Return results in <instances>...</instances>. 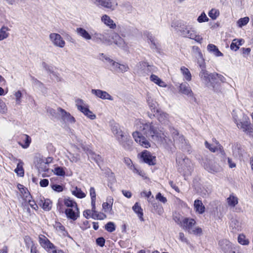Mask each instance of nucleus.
<instances>
[{
	"instance_id": "f257e3e1",
	"label": "nucleus",
	"mask_w": 253,
	"mask_h": 253,
	"mask_svg": "<svg viewBox=\"0 0 253 253\" xmlns=\"http://www.w3.org/2000/svg\"><path fill=\"white\" fill-rule=\"evenodd\" d=\"M135 127L136 130L133 132L132 136L136 142L143 148H150L152 140H158L162 137L159 135L157 127L152 122L137 120Z\"/></svg>"
},
{
	"instance_id": "f03ea898",
	"label": "nucleus",
	"mask_w": 253,
	"mask_h": 253,
	"mask_svg": "<svg viewBox=\"0 0 253 253\" xmlns=\"http://www.w3.org/2000/svg\"><path fill=\"white\" fill-rule=\"evenodd\" d=\"M57 207L61 211L65 210V213L69 219L74 221L79 217L80 211L77 204L70 198L59 199Z\"/></svg>"
},
{
	"instance_id": "7ed1b4c3",
	"label": "nucleus",
	"mask_w": 253,
	"mask_h": 253,
	"mask_svg": "<svg viewBox=\"0 0 253 253\" xmlns=\"http://www.w3.org/2000/svg\"><path fill=\"white\" fill-rule=\"evenodd\" d=\"M212 75H213V73H209L206 69L201 70L199 73L200 80L204 84L207 86L211 85L214 92H219L220 90L219 88V85L213 82Z\"/></svg>"
},
{
	"instance_id": "20e7f679",
	"label": "nucleus",
	"mask_w": 253,
	"mask_h": 253,
	"mask_svg": "<svg viewBox=\"0 0 253 253\" xmlns=\"http://www.w3.org/2000/svg\"><path fill=\"white\" fill-rule=\"evenodd\" d=\"M180 34L183 37L189 38L195 40L197 42L201 43L203 41V38L197 34V32L192 28L187 26H183L179 30Z\"/></svg>"
},
{
	"instance_id": "39448f33",
	"label": "nucleus",
	"mask_w": 253,
	"mask_h": 253,
	"mask_svg": "<svg viewBox=\"0 0 253 253\" xmlns=\"http://www.w3.org/2000/svg\"><path fill=\"white\" fill-rule=\"evenodd\" d=\"M112 132L120 144L126 147V143L129 141L127 135L125 134L119 124H115L112 126Z\"/></svg>"
},
{
	"instance_id": "423d86ee",
	"label": "nucleus",
	"mask_w": 253,
	"mask_h": 253,
	"mask_svg": "<svg viewBox=\"0 0 253 253\" xmlns=\"http://www.w3.org/2000/svg\"><path fill=\"white\" fill-rule=\"evenodd\" d=\"M76 105L78 109L82 112L88 118L92 120L96 119V115L89 109L87 105L82 99H77L76 101Z\"/></svg>"
},
{
	"instance_id": "0eeeda50",
	"label": "nucleus",
	"mask_w": 253,
	"mask_h": 253,
	"mask_svg": "<svg viewBox=\"0 0 253 253\" xmlns=\"http://www.w3.org/2000/svg\"><path fill=\"white\" fill-rule=\"evenodd\" d=\"M152 66L145 61H141L138 63L134 69V73L139 76H145L148 75Z\"/></svg>"
},
{
	"instance_id": "6e6552de",
	"label": "nucleus",
	"mask_w": 253,
	"mask_h": 253,
	"mask_svg": "<svg viewBox=\"0 0 253 253\" xmlns=\"http://www.w3.org/2000/svg\"><path fill=\"white\" fill-rule=\"evenodd\" d=\"M49 39L51 43L56 47L63 48L66 42L61 36L57 33H52L49 34Z\"/></svg>"
},
{
	"instance_id": "1a4fd4ad",
	"label": "nucleus",
	"mask_w": 253,
	"mask_h": 253,
	"mask_svg": "<svg viewBox=\"0 0 253 253\" xmlns=\"http://www.w3.org/2000/svg\"><path fill=\"white\" fill-rule=\"evenodd\" d=\"M203 166L207 171L211 173H216L219 172L221 169L218 164L208 159L204 160Z\"/></svg>"
},
{
	"instance_id": "9d476101",
	"label": "nucleus",
	"mask_w": 253,
	"mask_h": 253,
	"mask_svg": "<svg viewBox=\"0 0 253 253\" xmlns=\"http://www.w3.org/2000/svg\"><path fill=\"white\" fill-rule=\"evenodd\" d=\"M93 3L98 6H102L107 9L114 10L118 4L114 0H93Z\"/></svg>"
},
{
	"instance_id": "9b49d317",
	"label": "nucleus",
	"mask_w": 253,
	"mask_h": 253,
	"mask_svg": "<svg viewBox=\"0 0 253 253\" xmlns=\"http://www.w3.org/2000/svg\"><path fill=\"white\" fill-rule=\"evenodd\" d=\"M220 249L225 253H236L233 245L226 239L221 240L218 243Z\"/></svg>"
},
{
	"instance_id": "f8f14e48",
	"label": "nucleus",
	"mask_w": 253,
	"mask_h": 253,
	"mask_svg": "<svg viewBox=\"0 0 253 253\" xmlns=\"http://www.w3.org/2000/svg\"><path fill=\"white\" fill-rule=\"evenodd\" d=\"M141 158L143 162L149 165H154L156 164V157L153 156L151 153L147 150H144L141 153Z\"/></svg>"
},
{
	"instance_id": "ddd939ff",
	"label": "nucleus",
	"mask_w": 253,
	"mask_h": 253,
	"mask_svg": "<svg viewBox=\"0 0 253 253\" xmlns=\"http://www.w3.org/2000/svg\"><path fill=\"white\" fill-rule=\"evenodd\" d=\"M110 66L111 67V70L117 73H125L128 71L129 67L127 64H121L117 62L112 61Z\"/></svg>"
},
{
	"instance_id": "4468645a",
	"label": "nucleus",
	"mask_w": 253,
	"mask_h": 253,
	"mask_svg": "<svg viewBox=\"0 0 253 253\" xmlns=\"http://www.w3.org/2000/svg\"><path fill=\"white\" fill-rule=\"evenodd\" d=\"M20 196L25 203H28L32 208L36 210L38 208L35 202L32 200V196L29 191H21Z\"/></svg>"
},
{
	"instance_id": "2eb2a0df",
	"label": "nucleus",
	"mask_w": 253,
	"mask_h": 253,
	"mask_svg": "<svg viewBox=\"0 0 253 253\" xmlns=\"http://www.w3.org/2000/svg\"><path fill=\"white\" fill-rule=\"evenodd\" d=\"M39 241L41 246L46 250L49 251L55 249L54 245L43 235L39 236Z\"/></svg>"
},
{
	"instance_id": "dca6fc26",
	"label": "nucleus",
	"mask_w": 253,
	"mask_h": 253,
	"mask_svg": "<svg viewBox=\"0 0 253 253\" xmlns=\"http://www.w3.org/2000/svg\"><path fill=\"white\" fill-rule=\"evenodd\" d=\"M196 224V221L194 219L184 218L180 222V226L188 232L192 229V227Z\"/></svg>"
},
{
	"instance_id": "f3484780",
	"label": "nucleus",
	"mask_w": 253,
	"mask_h": 253,
	"mask_svg": "<svg viewBox=\"0 0 253 253\" xmlns=\"http://www.w3.org/2000/svg\"><path fill=\"white\" fill-rule=\"evenodd\" d=\"M91 92L92 94L102 99H107L109 100H113L112 96L105 91H103L100 89H92Z\"/></svg>"
},
{
	"instance_id": "a211bd4d",
	"label": "nucleus",
	"mask_w": 253,
	"mask_h": 253,
	"mask_svg": "<svg viewBox=\"0 0 253 253\" xmlns=\"http://www.w3.org/2000/svg\"><path fill=\"white\" fill-rule=\"evenodd\" d=\"M114 42L119 47L125 50H127L128 47L127 44L126 42L122 37L118 34H115L114 36Z\"/></svg>"
},
{
	"instance_id": "6ab92c4d",
	"label": "nucleus",
	"mask_w": 253,
	"mask_h": 253,
	"mask_svg": "<svg viewBox=\"0 0 253 253\" xmlns=\"http://www.w3.org/2000/svg\"><path fill=\"white\" fill-rule=\"evenodd\" d=\"M213 141L214 142V144H210L208 141H206L205 142L206 147L209 149V150L212 152H215L218 151H220L221 152H222L223 151V148L218 142L215 139L213 140Z\"/></svg>"
},
{
	"instance_id": "aec40b11",
	"label": "nucleus",
	"mask_w": 253,
	"mask_h": 253,
	"mask_svg": "<svg viewBox=\"0 0 253 253\" xmlns=\"http://www.w3.org/2000/svg\"><path fill=\"white\" fill-rule=\"evenodd\" d=\"M58 111L60 113L62 119L65 122L71 124L74 123L75 122V119L74 117L71 116L69 113L66 112L65 110L59 107L58 108Z\"/></svg>"
},
{
	"instance_id": "412c9836",
	"label": "nucleus",
	"mask_w": 253,
	"mask_h": 253,
	"mask_svg": "<svg viewBox=\"0 0 253 253\" xmlns=\"http://www.w3.org/2000/svg\"><path fill=\"white\" fill-rule=\"evenodd\" d=\"M101 21L111 29H115L117 27V25L113 20L107 14H103L101 17Z\"/></svg>"
},
{
	"instance_id": "4be33fe9",
	"label": "nucleus",
	"mask_w": 253,
	"mask_h": 253,
	"mask_svg": "<svg viewBox=\"0 0 253 253\" xmlns=\"http://www.w3.org/2000/svg\"><path fill=\"white\" fill-rule=\"evenodd\" d=\"M113 203V200L111 198L107 199V202H104L102 204V210L107 214L112 215L113 211L112 210V206Z\"/></svg>"
},
{
	"instance_id": "5701e85b",
	"label": "nucleus",
	"mask_w": 253,
	"mask_h": 253,
	"mask_svg": "<svg viewBox=\"0 0 253 253\" xmlns=\"http://www.w3.org/2000/svg\"><path fill=\"white\" fill-rule=\"evenodd\" d=\"M234 122L236 124L237 127L239 128L242 129L243 131L247 133L251 131V128L250 126V123L246 120V119H245V121L243 122H238L237 119L234 118Z\"/></svg>"
},
{
	"instance_id": "b1692460",
	"label": "nucleus",
	"mask_w": 253,
	"mask_h": 253,
	"mask_svg": "<svg viewBox=\"0 0 253 253\" xmlns=\"http://www.w3.org/2000/svg\"><path fill=\"white\" fill-rule=\"evenodd\" d=\"M76 31L79 37L82 38L86 41H90L92 39L91 34L83 28H77Z\"/></svg>"
},
{
	"instance_id": "393cba45",
	"label": "nucleus",
	"mask_w": 253,
	"mask_h": 253,
	"mask_svg": "<svg viewBox=\"0 0 253 253\" xmlns=\"http://www.w3.org/2000/svg\"><path fill=\"white\" fill-rule=\"evenodd\" d=\"M179 91L180 93L185 94L189 97H193L194 93L190 87L186 83H183L179 85Z\"/></svg>"
},
{
	"instance_id": "a878e982",
	"label": "nucleus",
	"mask_w": 253,
	"mask_h": 253,
	"mask_svg": "<svg viewBox=\"0 0 253 253\" xmlns=\"http://www.w3.org/2000/svg\"><path fill=\"white\" fill-rule=\"evenodd\" d=\"M230 228L233 232H236L241 231L242 229V223L237 218H232L230 223Z\"/></svg>"
},
{
	"instance_id": "bb28decb",
	"label": "nucleus",
	"mask_w": 253,
	"mask_h": 253,
	"mask_svg": "<svg viewBox=\"0 0 253 253\" xmlns=\"http://www.w3.org/2000/svg\"><path fill=\"white\" fill-rule=\"evenodd\" d=\"M194 208L196 212L199 214H203L205 211V207L202 201L196 200L194 203Z\"/></svg>"
},
{
	"instance_id": "cd10ccee",
	"label": "nucleus",
	"mask_w": 253,
	"mask_h": 253,
	"mask_svg": "<svg viewBox=\"0 0 253 253\" xmlns=\"http://www.w3.org/2000/svg\"><path fill=\"white\" fill-rule=\"evenodd\" d=\"M146 100L149 108L152 111L155 112V110L157 109V103L154 100L153 96L151 94L148 93Z\"/></svg>"
},
{
	"instance_id": "c85d7f7f",
	"label": "nucleus",
	"mask_w": 253,
	"mask_h": 253,
	"mask_svg": "<svg viewBox=\"0 0 253 253\" xmlns=\"http://www.w3.org/2000/svg\"><path fill=\"white\" fill-rule=\"evenodd\" d=\"M21 140L22 141L19 142L18 144L24 149H26L29 147L31 142V139L30 137L27 134H22L21 136Z\"/></svg>"
},
{
	"instance_id": "c756f323",
	"label": "nucleus",
	"mask_w": 253,
	"mask_h": 253,
	"mask_svg": "<svg viewBox=\"0 0 253 253\" xmlns=\"http://www.w3.org/2000/svg\"><path fill=\"white\" fill-rule=\"evenodd\" d=\"M39 204L44 211H49L51 210L52 207V202L48 199H45L43 198V199H41Z\"/></svg>"
},
{
	"instance_id": "7c9ffc66",
	"label": "nucleus",
	"mask_w": 253,
	"mask_h": 253,
	"mask_svg": "<svg viewBox=\"0 0 253 253\" xmlns=\"http://www.w3.org/2000/svg\"><path fill=\"white\" fill-rule=\"evenodd\" d=\"M208 51L216 57L223 56V54L218 50L216 46L213 44H209L207 46Z\"/></svg>"
},
{
	"instance_id": "2f4dec72",
	"label": "nucleus",
	"mask_w": 253,
	"mask_h": 253,
	"mask_svg": "<svg viewBox=\"0 0 253 253\" xmlns=\"http://www.w3.org/2000/svg\"><path fill=\"white\" fill-rule=\"evenodd\" d=\"M86 153L87 154L88 158L93 160L97 163H98L102 161L101 157L99 155L95 154L91 150L89 149H87Z\"/></svg>"
},
{
	"instance_id": "473e14b6",
	"label": "nucleus",
	"mask_w": 253,
	"mask_h": 253,
	"mask_svg": "<svg viewBox=\"0 0 253 253\" xmlns=\"http://www.w3.org/2000/svg\"><path fill=\"white\" fill-rule=\"evenodd\" d=\"M212 77L213 78V82L216 83L219 85V88L220 90V92H221V87L219 82L225 83L226 82L225 78L222 75L216 73H213V75H212Z\"/></svg>"
},
{
	"instance_id": "72a5a7b5",
	"label": "nucleus",
	"mask_w": 253,
	"mask_h": 253,
	"mask_svg": "<svg viewBox=\"0 0 253 253\" xmlns=\"http://www.w3.org/2000/svg\"><path fill=\"white\" fill-rule=\"evenodd\" d=\"M226 201L228 206L231 208L235 207L238 203V198L233 194L227 198Z\"/></svg>"
},
{
	"instance_id": "f704fd0d",
	"label": "nucleus",
	"mask_w": 253,
	"mask_h": 253,
	"mask_svg": "<svg viewBox=\"0 0 253 253\" xmlns=\"http://www.w3.org/2000/svg\"><path fill=\"white\" fill-rule=\"evenodd\" d=\"M180 71L185 80L190 82L192 80V75L188 68L184 66L180 68Z\"/></svg>"
},
{
	"instance_id": "c9c22d12",
	"label": "nucleus",
	"mask_w": 253,
	"mask_h": 253,
	"mask_svg": "<svg viewBox=\"0 0 253 253\" xmlns=\"http://www.w3.org/2000/svg\"><path fill=\"white\" fill-rule=\"evenodd\" d=\"M157 117L159 122L163 124H168L169 122V115L165 112H159Z\"/></svg>"
},
{
	"instance_id": "e433bc0d",
	"label": "nucleus",
	"mask_w": 253,
	"mask_h": 253,
	"mask_svg": "<svg viewBox=\"0 0 253 253\" xmlns=\"http://www.w3.org/2000/svg\"><path fill=\"white\" fill-rule=\"evenodd\" d=\"M132 209L133 211L137 214L140 220L141 221H143L144 219L143 217V210L138 203H136L134 204V205L132 207Z\"/></svg>"
},
{
	"instance_id": "4c0bfd02",
	"label": "nucleus",
	"mask_w": 253,
	"mask_h": 253,
	"mask_svg": "<svg viewBox=\"0 0 253 253\" xmlns=\"http://www.w3.org/2000/svg\"><path fill=\"white\" fill-rule=\"evenodd\" d=\"M150 80L161 87H166L167 84L157 76L155 75H151L150 76Z\"/></svg>"
},
{
	"instance_id": "58836bf2",
	"label": "nucleus",
	"mask_w": 253,
	"mask_h": 253,
	"mask_svg": "<svg viewBox=\"0 0 253 253\" xmlns=\"http://www.w3.org/2000/svg\"><path fill=\"white\" fill-rule=\"evenodd\" d=\"M243 39H234L230 45V48L234 51H237L239 46L241 45L244 42Z\"/></svg>"
},
{
	"instance_id": "ea45409f",
	"label": "nucleus",
	"mask_w": 253,
	"mask_h": 253,
	"mask_svg": "<svg viewBox=\"0 0 253 253\" xmlns=\"http://www.w3.org/2000/svg\"><path fill=\"white\" fill-rule=\"evenodd\" d=\"M23 163L21 160H19L17 167L14 170V171L17 173V175L21 177H23L24 175V170L23 168Z\"/></svg>"
},
{
	"instance_id": "a19ab883",
	"label": "nucleus",
	"mask_w": 253,
	"mask_h": 253,
	"mask_svg": "<svg viewBox=\"0 0 253 253\" xmlns=\"http://www.w3.org/2000/svg\"><path fill=\"white\" fill-rule=\"evenodd\" d=\"M130 170L134 174L138 175L143 179H146L147 178V176L146 175V173H145V172L143 170L136 167L135 166H134L132 168H131Z\"/></svg>"
},
{
	"instance_id": "79ce46f5",
	"label": "nucleus",
	"mask_w": 253,
	"mask_h": 253,
	"mask_svg": "<svg viewBox=\"0 0 253 253\" xmlns=\"http://www.w3.org/2000/svg\"><path fill=\"white\" fill-rule=\"evenodd\" d=\"M9 29L8 27L3 26L0 29V41L6 39L9 36L8 31Z\"/></svg>"
},
{
	"instance_id": "37998d69",
	"label": "nucleus",
	"mask_w": 253,
	"mask_h": 253,
	"mask_svg": "<svg viewBox=\"0 0 253 253\" xmlns=\"http://www.w3.org/2000/svg\"><path fill=\"white\" fill-rule=\"evenodd\" d=\"M93 211H94L93 219L103 220L106 218V215L104 213L98 212L96 211L95 206H94V208H93Z\"/></svg>"
},
{
	"instance_id": "c03bdc74",
	"label": "nucleus",
	"mask_w": 253,
	"mask_h": 253,
	"mask_svg": "<svg viewBox=\"0 0 253 253\" xmlns=\"http://www.w3.org/2000/svg\"><path fill=\"white\" fill-rule=\"evenodd\" d=\"M188 233L189 234L200 236L203 234V230L201 227L196 226L195 225L192 227V229L190 230Z\"/></svg>"
},
{
	"instance_id": "a18cd8bd",
	"label": "nucleus",
	"mask_w": 253,
	"mask_h": 253,
	"mask_svg": "<svg viewBox=\"0 0 253 253\" xmlns=\"http://www.w3.org/2000/svg\"><path fill=\"white\" fill-rule=\"evenodd\" d=\"M238 241L239 244L242 245H248L250 243L249 240L243 234H241L238 236Z\"/></svg>"
},
{
	"instance_id": "49530a36",
	"label": "nucleus",
	"mask_w": 253,
	"mask_h": 253,
	"mask_svg": "<svg viewBox=\"0 0 253 253\" xmlns=\"http://www.w3.org/2000/svg\"><path fill=\"white\" fill-rule=\"evenodd\" d=\"M55 228L56 231L60 232L63 236H65L68 235V232L65 230V227L60 223H56Z\"/></svg>"
},
{
	"instance_id": "de8ad7c7",
	"label": "nucleus",
	"mask_w": 253,
	"mask_h": 253,
	"mask_svg": "<svg viewBox=\"0 0 253 253\" xmlns=\"http://www.w3.org/2000/svg\"><path fill=\"white\" fill-rule=\"evenodd\" d=\"M199 57L197 60V63L198 64L199 67L201 68V70L203 69H206V64L205 62V60L203 58V55L202 53L199 51Z\"/></svg>"
},
{
	"instance_id": "09e8293b",
	"label": "nucleus",
	"mask_w": 253,
	"mask_h": 253,
	"mask_svg": "<svg viewBox=\"0 0 253 253\" xmlns=\"http://www.w3.org/2000/svg\"><path fill=\"white\" fill-rule=\"evenodd\" d=\"M249 18L248 17H245L239 19L237 22L238 26L242 28L243 26L246 25L249 22Z\"/></svg>"
},
{
	"instance_id": "8fccbe9b",
	"label": "nucleus",
	"mask_w": 253,
	"mask_h": 253,
	"mask_svg": "<svg viewBox=\"0 0 253 253\" xmlns=\"http://www.w3.org/2000/svg\"><path fill=\"white\" fill-rule=\"evenodd\" d=\"M219 15V12L218 10L215 8L211 9L209 12V16L213 20L216 19Z\"/></svg>"
},
{
	"instance_id": "3c124183",
	"label": "nucleus",
	"mask_w": 253,
	"mask_h": 253,
	"mask_svg": "<svg viewBox=\"0 0 253 253\" xmlns=\"http://www.w3.org/2000/svg\"><path fill=\"white\" fill-rule=\"evenodd\" d=\"M105 229L109 232H113L116 229V226L114 222L110 221L105 225Z\"/></svg>"
},
{
	"instance_id": "603ef678",
	"label": "nucleus",
	"mask_w": 253,
	"mask_h": 253,
	"mask_svg": "<svg viewBox=\"0 0 253 253\" xmlns=\"http://www.w3.org/2000/svg\"><path fill=\"white\" fill-rule=\"evenodd\" d=\"M53 171L55 174L58 176H64L65 174L64 169L60 167H56Z\"/></svg>"
},
{
	"instance_id": "864d4df0",
	"label": "nucleus",
	"mask_w": 253,
	"mask_h": 253,
	"mask_svg": "<svg viewBox=\"0 0 253 253\" xmlns=\"http://www.w3.org/2000/svg\"><path fill=\"white\" fill-rule=\"evenodd\" d=\"M84 216L87 219L90 218H93V215H94V211H93V207H91V210H86L84 211Z\"/></svg>"
},
{
	"instance_id": "5fc2aeb1",
	"label": "nucleus",
	"mask_w": 253,
	"mask_h": 253,
	"mask_svg": "<svg viewBox=\"0 0 253 253\" xmlns=\"http://www.w3.org/2000/svg\"><path fill=\"white\" fill-rule=\"evenodd\" d=\"M98 58L103 61H106L109 63V65L113 61L112 59H110L109 57L103 53H99L98 55Z\"/></svg>"
},
{
	"instance_id": "6e6d98bb",
	"label": "nucleus",
	"mask_w": 253,
	"mask_h": 253,
	"mask_svg": "<svg viewBox=\"0 0 253 253\" xmlns=\"http://www.w3.org/2000/svg\"><path fill=\"white\" fill-rule=\"evenodd\" d=\"M197 21L199 23L207 22L209 21V18L205 12H202L201 14L198 17Z\"/></svg>"
},
{
	"instance_id": "4d7b16f0",
	"label": "nucleus",
	"mask_w": 253,
	"mask_h": 253,
	"mask_svg": "<svg viewBox=\"0 0 253 253\" xmlns=\"http://www.w3.org/2000/svg\"><path fill=\"white\" fill-rule=\"evenodd\" d=\"M24 242L28 248H30L31 249L32 247H34L33 245V242L29 236H26L24 237Z\"/></svg>"
},
{
	"instance_id": "13d9d810",
	"label": "nucleus",
	"mask_w": 253,
	"mask_h": 253,
	"mask_svg": "<svg viewBox=\"0 0 253 253\" xmlns=\"http://www.w3.org/2000/svg\"><path fill=\"white\" fill-rule=\"evenodd\" d=\"M7 111V107L5 103L0 98V113L4 114Z\"/></svg>"
},
{
	"instance_id": "bf43d9fd",
	"label": "nucleus",
	"mask_w": 253,
	"mask_h": 253,
	"mask_svg": "<svg viewBox=\"0 0 253 253\" xmlns=\"http://www.w3.org/2000/svg\"><path fill=\"white\" fill-rule=\"evenodd\" d=\"M72 194L79 198H83L85 196V194L82 191H72Z\"/></svg>"
},
{
	"instance_id": "052dcab7",
	"label": "nucleus",
	"mask_w": 253,
	"mask_h": 253,
	"mask_svg": "<svg viewBox=\"0 0 253 253\" xmlns=\"http://www.w3.org/2000/svg\"><path fill=\"white\" fill-rule=\"evenodd\" d=\"M50 76L52 77L53 80H55L56 82H58L61 81V78L60 77V75L56 72H51Z\"/></svg>"
},
{
	"instance_id": "680f3d73",
	"label": "nucleus",
	"mask_w": 253,
	"mask_h": 253,
	"mask_svg": "<svg viewBox=\"0 0 253 253\" xmlns=\"http://www.w3.org/2000/svg\"><path fill=\"white\" fill-rule=\"evenodd\" d=\"M90 196L91 199V207L94 208V206H95V198H96V194L95 191H90Z\"/></svg>"
},
{
	"instance_id": "e2e57ef3",
	"label": "nucleus",
	"mask_w": 253,
	"mask_h": 253,
	"mask_svg": "<svg viewBox=\"0 0 253 253\" xmlns=\"http://www.w3.org/2000/svg\"><path fill=\"white\" fill-rule=\"evenodd\" d=\"M124 162L129 169H131L134 165L132 164L131 160L128 158H124Z\"/></svg>"
},
{
	"instance_id": "0e129e2a",
	"label": "nucleus",
	"mask_w": 253,
	"mask_h": 253,
	"mask_svg": "<svg viewBox=\"0 0 253 253\" xmlns=\"http://www.w3.org/2000/svg\"><path fill=\"white\" fill-rule=\"evenodd\" d=\"M41 161L42 162L43 165L44 166V169L43 170L44 171H46V170L48 169V168H47V165L48 163H50V162L51 161V160H50V158H46V159H42Z\"/></svg>"
},
{
	"instance_id": "69168bd1",
	"label": "nucleus",
	"mask_w": 253,
	"mask_h": 253,
	"mask_svg": "<svg viewBox=\"0 0 253 253\" xmlns=\"http://www.w3.org/2000/svg\"><path fill=\"white\" fill-rule=\"evenodd\" d=\"M14 96L16 98V101L17 103H20L21 102V98L22 97V93L20 91L18 90L16 91L15 94Z\"/></svg>"
},
{
	"instance_id": "338daca9",
	"label": "nucleus",
	"mask_w": 253,
	"mask_h": 253,
	"mask_svg": "<svg viewBox=\"0 0 253 253\" xmlns=\"http://www.w3.org/2000/svg\"><path fill=\"white\" fill-rule=\"evenodd\" d=\"M96 242L98 246L102 247L105 244V239L103 237H99L96 239Z\"/></svg>"
},
{
	"instance_id": "774afa93",
	"label": "nucleus",
	"mask_w": 253,
	"mask_h": 253,
	"mask_svg": "<svg viewBox=\"0 0 253 253\" xmlns=\"http://www.w3.org/2000/svg\"><path fill=\"white\" fill-rule=\"evenodd\" d=\"M69 159L72 162L77 163L80 160L79 156L78 155L74 156L73 155H70V156H69Z\"/></svg>"
}]
</instances>
